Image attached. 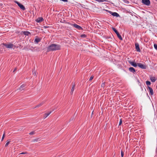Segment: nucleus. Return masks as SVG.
Wrapping results in <instances>:
<instances>
[{
	"instance_id": "obj_1",
	"label": "nucleus",
	"mask_w": 157,
	"mask_h": 157,
	"mask_svg": "<svg viewBox=\"0 0 157 157\" xmlns=\"http://www.w3.org/2000/svg\"><path fill=\"white\" fill-rule=\"evenodd\" d=\"M61 46L60 45L52 44L50 45L47 48V51H55L60 49Z\"/></svg>"
},
{
	"instance_id": "obj_2",
	"label": "nucleus",
	"mask_w": 157,
	"mask_h": 157,
	"mask_svg": "<svg viewBox=\"0 0 157 157\" xmlns=\"http://www.w3.org/2000/svg\"><path fill=\"white\" fill-rule=\"evenodd\" d=\"M105 11L106 12L109 13L110 14H111L114 17H119L120 16L119 14L116 12H113L108 10H105Z\"/></svg>"
},
{
	"instance_id": "obj_3",
	"label": "nucleus",
	"mask_w": 157,
	"mask_h": 157,
	"mask_svg": "<svg viewBox=\"0 0 157 157\" xmlns=\"http://www.w3.org/2000/svg\"><path fill=\"white\" fill-rule=\"evenodd\" d=\"M112 30L115 32V33L117 34L118 37L119 39L121 40H122L123 39L121 36L120 34L118 32L117 30L115 28H112Z\"/></svg>"
},
{
	"instance_id": "obj_4",
	"label": "nucleus",
	"mask_w": 157,
	"mask_h": 157,
	"mask_svg": "<svg viewBox=\"0 0 157 157\" xmlns=\"http://www.w3.org/2000/svg\"><path fill=\"white\" fill-rule=\"evenodd\" d=\"M3 45L4 46L8 48H13V44L10 43L9 44L3 43Z\"/></svg>"
},
{
	"instance_id": "obj_5",
	"label": "nucleus",
	"mask_w": 157,
	"mask_h": 157,
	"mask_svg": "<svg viewBox=\"0 0 157 157\" xmlns=\"http://www.w3.org/2000/svg\"><path fill=\"white\" fill-rule=\"evenodd\" d=\"M137 65L139 67L142 69H145L147 68V66L145 64H144L140 63H137Z\"/></svg>"
},
{
	"instance_id": "obj_6",
	"label": "nucleus",
	"mask_w": 157,
	"mask_h": 157,
	"mask_svg": "<svg viewBox=\"0 0 157 157\" xmlns=\"http://www.w3.org/2000/svg\"><path fill=\"white\" fill-rule=\"evenodd\" d=\"M15 2L16 3L18 6L21 9L23 10H25V8L24 6L22 4L20 3L19 2L17 1H15Z\"/></svg>"
},
{
	"instance_id": "obj_7",
	"label": "nucleus",
	"mask_w": 157,
	"mask_h": 157,
	"mask_svg": "<svg viewBox=\"0 0 157 157\" xmlns=\"http://www.w3.org/2000/svg\"><path fill=\"white\" fill-rule=\"evenodd\" d=\"M142 2L144 5L149 6L150 4V2L149 0H142Z\"/></svg>"
},
{
	"instance_id": "obj_8",
	"label": "nucleus",
	"mask_w": 157,
	"mask_h": 157,
	"mask_svg": "<svg viewBox=\"0 0 157 157\" xmlns=\"http://www.w3.org/2000/svg\"><path fill=\"white\" fill-rule=\"evenodd\" d=\"M71 25L78 30H82L83 29L81 27L76 24H72Z\"/></svg>"
},
{
	"instance_id": "obj_9",
	"label": "nucleus",
	"mask_w": 157,
	"mask_h": 157,
	"mask_svg": "<svg viewBox=\"0 0 157 157\" xmlns=\"http://www.w3.org/2000/svg\"><path fill=\"white\" fill-rule=\"evenodd\" d=\"M128 63L132 66L136 67L137 65V63H136L135 61H128Z\"/></svg>"
},
{
	"instance_id": "obj_10",
	"label": "nucleus",
	"mask_w": 157,
	"mask_h": 157,
	"mask_svg": "<svg viewBox=\"0 0 157 157\" xmlns=\"http://www.w3.org/2000/svg\"><path fill=\"white\" fill-rule=\"evenodd\" d=\"M135 46L136 47V51L138 52H140V50L139 47V44L138 43H135Z\"/></svg>"
},
{
	"instance_id": "obj_11",
	"label": "nucleus",
	"mask_w": 157,
	"mask_h": 157,
	"mask_svg": "<svg viewBox=\"0 0 157 157\" xmlns=\"http://www.w3.org/2000/svg\"><path fill=\"white\" fill-rule=\"evenodd\" d=\"M128 70L130 72H132L133 74H134L136 72V71L135 69L132 67H129L128 68Z\"/></svg>"
},
{
	"instance_id": "obj_12",
	"label": "nucleus",
	"mask_w": 157,
	"mask_h": 157,
	"mask_svg": "<svg viewBox=\"0 0 157 157\" xmlns=\"http://www.w3.org/2000/svg\"><path fill=\"white\" fill-rule=\"evenodd\" d=\"M72 84L73 85V86L71 88V91L70 92V94H73L75 87V85L74 83L72 82Z\"/></svg>"
},
{
	"instance_id": "obj_13",
	"label": "nucleus",
	"mask_w": 157,
	"mask_h": 157,
	"mask_svg": "<svg viewBox=\"0 0 157 157\" xmlns=\"http://www.w3.org/2000/svg\"><path fill=\"white\" fill-rule=\"evenodd\" d=\"M41 39L40 38L38 37L36 38L34 40V43H35L36 44H38L41 41Z\"/></svg>"
},
{
	"instance_id": "obj_14",
	"label": "nucleus",
	"mask_w": 157,
	"mask_h": 157,
	"mask_svg": "<svg viewBox=\"0 0 157 157\" xmlns=\"http://www.w3.org/2000/svg\"><path fill=\"white\" fill-rule=\"evenodd\" d=\"M25 84H23L21 85L19 88V90H20L21 91H22V90H23L25 89Z\"/></svg>"
},
{
	"instance_id": "obj_15",
	"label": "nucleus",
	"mask_w": 157,
	"mask_h": 157,
	"mask_svg": "<svg viewBox=\"0 0 157 157\" xmlns=\"http://www.w3.org/2000/svg\"><path fill=\"white\" fill-rule=\"evenodd\" d=\"M44 20L43 18L42 17H39L37 19L36 21L37 22H40Z\"/></svg>"
},
{
	"instance_id": "obj_16",
	"label": "nucleus",
	"mask_w": 157,
	"mask_h": 157,
	"mask_svg": "<svg viewBox=\"0 0 157 157\" xmlns=\"http://www.w3.org/2000/svg\"><path fill=\"white\" fill-rule=\"evenodd\" d=\"M21 33H23L24 35L26 36H28L30 34V33L28 31H22Z\"/></svg>"
},
{
	"instance_id": "obj_17",
	"label": "nucleus",
	"mask_w": 157,
	"mask_h": 157,
	"mask_svg": "<svg viewBox=\"0 0 157 157\" xmlns=\"http://www.w3.org/2000/svg\"><path fill=\"white\" fill-rule=\"evenodd\" d=\"M148 88L149 89V91L150 92V94L151 95H153V90L152 88H151L150 87L148 86Z\"/></svg>"
},
{
	"instance_id": "obj_18",
	"label": "nucleus",
	"mask_w": 157,
	"mask_h": 157,
	"mask_svg": "<svg viewBox=\"0 0 157 157\" xmlns=\"http://www.w3.org/2000/svg\"><path fill=\"white\" fill-rule=\"evenodd\" d=\"M51 113H52V111H50L48 113H45L44 115V117H43L45 119Z\"/></svg>"
},
{
	"instance_id": "obj_19",
	"label": "nucleus",
	"mask_w": 157,
	"mask_h": 157,
	"mask_svg": "<svg viewBox=\"0 0 157 157\" xmlns=\"http://www.w3.org/2000/svg\"><path fill=\"white\" fill-rule=\"evenodd\" d=\"M150 79L152 82H155L156 80L155 78L153 76H151L150 78Z\"/></svg>"
},
{
	"instance_id": "obj_20",
	"label": "nucleus",
	"mask_w": 157,
	"mask_h": 157,
	"mask_svg": "<svg viewBox=\"0 0 157 157\" xmlns=\"http://www.w3.org/2000/svg\"><path fill=\"white\" fill-rule=\"evenodd\" d=\"M44 104V102H42L41 103H40L38 105H37L34 108L36 107H38L40 106H42Z\"/></svg>"
},
{
	"instance_id": "obj_21",
	"label": "nucleus",
	"mask_w": 157,
	"mask_h": 157,
	"mask_svg": "<svg viewBox=\"0 0 157 157\" xmlns=\"http://www.w3.org/2000/svg\"><path fill=\"white\" fill-rule=\"evenodd\" d=\"M33 48L34 49V51H36V52H39L40 51V48H36V47H34V48Z\"/></svg>"
},
{
	"instance_id": "obj_22",
	"label": "nucleus",
	"mask_w": 157,
	"mask_h": 157,
	"mask_svg": "<svg viewBox=\"0 0 157 157\" xmlns=\"http://www.w3.org/2000/svg\"><path fill=\"white\" fill-rule=\"evenodd\" d=\"M39 139H40L39 138H38L35 139L33 140H32V141L33 142H38V141H40Z\"/></svg>"
},
{
	"instance_id": "obj_23",
	"label": "nucleus",
	"mask_w": 157,
	"mask_h": 157,
	"mask_svg": "<svg viewBox=\"0 0 157 157\" xmlns=\"http://www.w3.org/2000/svg\"><path fill=\"white\" fill-rule=\"evenodd\" d=\"M98 2H103L107 1L106 0H94Z\"/></svg>"
},
{
	"instance_id": "obj_24",
	"label": "nucleus",
	"mask_w": 157,
	"mask_h": 157,
	"mask_svg": "<svg viewBox=\"0 0 157 157\" xmlns=\"http://www.w3.org/2000/svg\"><path fill=\"white\" fill-rule=\"evenodd\" d=\"M6 142V143L5 145V147H7L8 146V144H9L10 142V141H9V140H7Z\"/></svg>"
},
{
	"instance_id": "obj_25",
	"label": "nucleus",
	"mask_w": 157,
	"mask_h": 157,
	"mask_svg": "<svg viewBox=\"0 0 157 157\" xmlns=\"http://www.w3.org/2000/svg\"><path fill=\"white\" fill-rule=\"evenodd\" d=\"M87 36L85 34H81L80 35V37L82 38H85Z\"/></svg>"
},
{
	"instance_id": "obj_26",
	"label": "nucleus",
	"mask_w": 157,
	"mask_h": 157,
	"mask_svg": "<svg viewBox=\"0 0 157 157\" xmlns=\"http://www.w3.org/2000/svg\"><path fill=\"white\" fill-rule=\"evenodd\" d=\"M146 84L147 85H150L151 84V82L149 81H146Z\"/></svg>"
},
{
	"instance_id": "obj_27",
	"label": "nucleus",
	"mask_w": 157,
	"mask_h": 157,
	"mask_svg": "<svg viewBox=\"0 0 157 157\" xmlns=\"http://www.w3.org/2000/svg\"><path fill=\"white\" fill-rule=\"evenodd\" d=\"M154 46L155 48L157 50V44H154Z\"/></svg>"
},
{
	"instance_id": "obj_28",
	"label": "nucleus",
	"mask_w": 157,
	"mask_h": 157,
	"mask_svg": "<svg viewBox=\"0 0 157 157\" xmlns=\"http://www.w3.org/2000/svg\"><path fill=\"white\" fill-rule=\"evenodd\" d=\"M94 76L93 75H92L90 78L89 81H91L94 78Z\"/></svg>"
},
{
	"instance_id": "obj_29",
	"label": "nucleus",
	"mask_w": 157,
	"mask_h": 157,
	"mask_svg": "<svg viewBox=\"0 0 157 157\" xmlns=\"http://www.w3.org/2000/svg\"><path fill=\"white\" fill-rule=\"evenodd\" d=\"M5 133H4L3 134V136H2V141L4 139V137H5Z\"/></svg>"
},
{
	"instance_id": "obj_30",
	"label": "nucleus",
	"mask_w": 157,
	"mask_h": 157,
	"mask_svg": "<svg viewBox=\"0 0 157 157\" xmlns=\"http://www.w3.org/2000/svg\"><path fill=\"white\" fill-rule=\"evenodd\" d=\"M122 123V119H120V122H119V125H120Z\"/></svg>"
},
{
	"instance_id": "obj_31",
	"label": "nucleus",
	"mask_w": 157,
	"mask_h": 157,
	"mask_svg": "<svg viewBox=\"0 0 157 157\" xmlns=\"http://www.w3.org/2000/svg\"><path fill=\"white\" fill-rule=\"evenodd\" d=\"M121 157H123V156H124V153H123V151H121Z\"/></svg>"
},
{
	"instance_id": "obj_32",
	"label": "nucleus",
	"mask_w": 157,
	"mask_h": 157,
	"mask_svg": "<svg viewBox=\"0 0 157 157\" xmlns=\"http://www.w3.org/2000/svg\"><path fill=\"white\" fill-rule=\"evenodd\" d=\"M33 75H34V76L36 77V73L35 72H33Z\"/></svg>"
},
{
	"instance_id": "obj_33",
	"label": "nucleus",
	"mask_w": 157,
	"mask_h": 157,
	"mask_svg": "<svg viewBox=\"0 0 157 157\" xmlns=\"http://www.w3.org/2000/svg\"><path fill=\"white\" fill-rule=\"evenodd\" d=\"M34 134V132H32L29 133V135H33Z\"/></svg>"
},
{
	"instance_id": "obj_34",
	"label": "nucleus",
	"mask_w": 157,
	"mask_h": 157,
	"mask_svg": "<svg viewBox=\"0 0 157 157\" xmlns=\"http://www.w3.org/2000/svg\"><path fill=\"white\" fill-rule=\"evenodd\" d=\"M137 82L139 83V85H140L141 84H140V80L139 79H137Z\"/></svg>"
},
{
	"instance_id": "obj_35",
	"label": "nucleus",
	"mask_w": 157,
	"mask_h": 157,
	"mask_svg": "<svg viewBox=\"0 0 157 157\" xmlns=\"http://www.w3.org/2000/svg\"><path fill=\"white\" fill-rule=\"evenodd\" d=\"M26 153H25V152H22L21 153H20V154H26Z\"/></svg>"
},
{
	"instance_id": "obj_36",
	"label": "nucleus",
	"mask_w": 157,
	"mask_h": 157,
	"mask_svg": "<svg viewBox=\"0 0 157 157\" xmlns=\"http://www.w3.org/2000/svg\"><path fill=\"white\" fill-rule=\"evenodd\" d=\"M16 70V68H15L14 70H13V72H14Z\"/></svg>"
},
{
	"instance_id": "obj_37",
	"label": "nucleus",
	"mask_w": 157,
	"mask_h": 157,
	"mask_svg": "<svg viewBox=\"0 0 157 157\" xmlns=\"http://www.w3.org/2000/svg\"><path fill=\"white\" fill-rule=\"evenodd\" d=\"M44 27L45 28H48V27L44 26Z\"/></svg>"
}]
</instances>
